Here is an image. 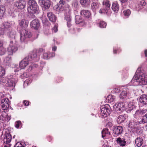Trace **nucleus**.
I'll use <instances>...</instances> for the list:
<instances>
[{
	"label": "nucleus",
	"mask_w": 147,
	"mask_h": 147,
	"mask_svg": "<svg viewBox=\"0 0 147 147\" xmlns=\"http://www.w3.org/2000/svg\"><path fill=\"white\" fill-rule=\"evenodd\" d=\"M142 75L141 68L139 67L136 70L135 75L131 81L132 84H130V85H143V83L144 81L142 80L143 78Z\"/></svg>",
	"instance_id": "1"
},
{
	"label": "nucleus",
	"mask_w": 147,
	"mask_h": 147,
	"mask_svg": "<svg viewBox=\"0 0 147 147\" xmlns=\"http://www.w3.org/2000/svg\"><path fill=\"white\" fill-rule=\"evenodd\" d=\"M70 7L69 5L66 3L63 0H60L59 3L54 7V9L56 11H62L64 10L66 11H70Z\"/></svg>",
	"instance_id": "2"
},
{
	"label": "nucleus",
	"mask_w": 147,
	"mask_h": 147,
	"mask_svg": "<svg viewBox=\"0 0 147 147\" xmlns=\"http://www.w3.org/2000/svg\"><path fill=\"white\" fill-rule=\"evenodd\" d=\"M28 11L31 13H37L38 12L39 8L36 2L33 0H30L28 2Z\"/></svg>",
	"instance_id": "3"
},
{
	"label": "nucleus",
	"mask_w": 147,
	"mask_h": 147,
	"mask_svg": "<svg viewBox=\"0 0 147 147\" xmlns=\"http://www.w3.org/2000/svg\"><path fill=\"white\" fill-rule=\"evenodd\" d=\"M103 8L99 11L100 13H107L110 9L111 3L108 0H103L102 1Z\"/></svg>",
	"instance_id": "4"
},
{
	"label": "nucleus",
	"mask_w": 147,
	"mask_h": 147,
	"mask_svg": "<svg viewBox=\"0 0 147 147\" xmlns=\"http://www.w3.org/2000/svg\"><path fill=\"white\" fill-rule=\"evenodd\" d=\"M18 49V44L16 42H14L13 41H11L7 49L8 54L10 55H12L13 53H15L17 51Z\"/></svg>",
	"instance_id": "5"
},
{
	"label": "nucleus",
	"mask_w": 147,
	"mask_h": 147,
	"mask_svg": "<svg viewBox=\"0 0 147 147\" xmlns=\"http://www.w3.org/2000/svg\"><path fill=\"white\" fill-rule=\"evenodd\" d=\"M125 106L124 102H119L116 103L113 106V110L119 113L125 110Z\"/></svg>",
	"instance_id": "6"
},
{
	"label": "nucleus",
	"mask_w": 147,
	"mask_h": 147,
	"mask_svg": "<svg viewBox=\"0 0 147 147\" xmlns=\"http://www.w3.org/2000/svg\"><path fill=\"white\" fill-rule=\"evenodd\" d=\"M12 23L10 24L8 22H6L3 24L1 27V35L7 34L8 31L11 30V26Z\"/></svg>",
	"instance_id": "7"
},
{
	"label": "nucleus",
	"mask_w": 147,
	"mask_h": 147,
	"mask_svg": "<svg viewBox=\"0 0 147 147\" xmlns=\"http://www.w3.org/2000/svg\"><path fill=\"white\" fill-rule=\"evenodd\" d=\"M111 113L110 106L106 105L101 107V115L102 117L105 118L109 115Z\"/></svg>",
	"instance_id": "8"
},
{
	"label": "nucleus",
	"mask_w": 147,
	"mask_h": 147,
	"mask_svg": "<svg viewBox=\"0 0 147 147\" xmlns=\"http://www.w3.org/2000/svg\"><path fill=\"white\" fill-rule=\"evenodd\" d=\"M20 40L23 42L27 38L31 37L32 34L30 31L24 29L20 31Z\"/></svg>",
	"instance_id": "9"
},
{
	"label": "nucleus",
	"mask_w": 147,
	"mask_h": 147,
	"mask_svg": "<svg viewBox=\"0 0 147 147\" xmlns=\"http://www.w3.org/2000/svg\"><path fill=\"white\" fill-rule=\"evenodd\" d=\"M1 106L3 110H7L9 107L10 102L8 98L1 99Z\"/></svg>",
	"instance_id": "10"
},
{
	"label": "nucleus",
	"mask_w": 147,
	"mask_h": 147,
	"mask_svg": "<svg viewBox=\"0 0 147 147\" xmlns=\"http://www.w3.org/2000/svg\"><path fill=\"white\" fill-rule=\"evenodd\" d=\"M29 58L26 57L22 60L19 64V67L21 69H24L28 65L30 59Z\"/></svg>",
	"instance_id": "11"
},
{
	"label": "nucleus",
	"mask_w": 147,
	"mask_h": 147,
	"mask_svg": "<svg viewBox=\"0 0 147 147\" xmlns=\"http://www.w3.org/2000/svg\"><path fill=\"white\" fill-rule=\"evenodd\" d=\"M38 2L40 5L42 7L46 9H48L50 6L49 0H39Z\"/></svg>",
	"instance_id": "12"
},
{
	"label": "nucleus",
	"mask_w": 147,
	"mask_h": 147,
	"mask_svg": "<svg viewBox=\"0 0 147 147\" xmlns=\"http://www.w3.org/2000/svg\"><path fill=\"white\" fill-rule=\"evenodd\" d=\"M26 3L24 0H20L16 1L15 6L19 9H23L26 6Z\"/></svg>",
	"instance_id": "13"
},
{
	"label": "nucleus",
	"mask_w": 147,
	"mask_h": 147,
	"mask_svg": "<svg viewBox=\"0 0 147 147\" xmlns=\"http://www.w3.org/2000/svg\"><path fill=\"white\" fill-rule=\"evenodd\" d=\"M147 112L146 109H143L137 110L135 112L134 117L136 118H138L139 117L142 116L144 114Z\"/></svg>",
	"instance_id": "14"
},
{
	"label": "nucleus",
	"mask_w": 147,
	"mask_h": 147,
	"mask_svg": "<svg viewBox=\"0 0 147 147\" xmlns=\"http://www.w3.org/2000/svg\"><path fill=\"white\" fill-rule=\"evenodd\" d=\"M117 144L121 147L125 146L126 144V141L125 139L119 137L117 138L116 140Z\"/></svg>",
	"instance_id": "15"
},
{
	"label": "nucleus",
	"mask_w": 147,
	"mask_h": 147,
	"mask_svg": "<svg viewBox=\"0 0 147 147\" xmlns=\"http://www.w3.org/2000/svg\"><path fill=\"white\" fill-rule=\"evenodd\" d=\"M8 36L9 37L13 40V41L15 42L16 41V32L14 30H12L11 29V30L8 31L7 34H5Z\"/></svg>",
	"instance_id": "16"
},
{
	"label": "nucleus",
	"mask_w": 147,
	"mask_h": 147,
	"mask_svg": "<svg viewBox=\"0 0 147 147\" xmlns=\"http://www.w3.org/2000/svg\"><path fill=\"white\" fill-rule=\"evenodd\" d=\"M100 3L98 2H93L91 4V9L92 11L96 13V11L98 9L100 6Z\"/></svg>",
	"instance_id": "17"
},
{
	"label": "nucleus",
	"mask_w": 147,
	"mask_h": 147,
	"mask_svg": "<svg viewBox=\"0 0 147 147\" xmlns=\"http://www.w3.org/2000/svg\"><path fill=\"white\" fill-rule=\"evenodd\" d=\"M31 27L35 30H37L40 26V23L37 19L33 20L31 23Z\"/></svg>",
	"instance_id": "18"
},
{
	"label": "nucleus",
	"mask_w": 147,
	"mask_h": 147,
	"mask_svg": "<svg viewBox=\"0 0 147 147\" xmlns=\"http://www.w3.org/2000/svg\"><path fill=\"white\" fill-rule=\"evenodd\" d=\"M123 131V128L122 126H115L113 129V133L117 135H119L121 134Z\"/></svg>",
	"instance_id": "19"
},
{
	"label": "nucleus",
	"mask_w": 147,
	"mask_h": 147,
	"mask_svg": "<svg viewBox=\"0 0 147 147\" xmlns=\"http://www.w3.org/2000/svg\"><path fill=\"white\" fill-rule=\"evenodd\" d=\"M139 102L142 105L147 104V95L145 94H143L140 98Z\"/></svg>",
	"instance_id": "20"
},
{
	"label": "nucleus",
	"mask_w": 147,
	"mask_h": 147,
	"mask_svg": "<svg viewBox=\"0 0 147 147\" xmlns=\"http://www.w3.org/2000/svg\"><path fill=\"white\" fill-rule=\"evenodd\" d=\"M28 21L25 19H22L19 22L20 26L23 29L26 28L28 27Z\"/></svg>",
	"instance_id": "21"
},
{
	"label": "nucleus",
	"mask_w": 147,
	"mask_h": 147,
	"mask_svg": "<svg viewBox=\"0 0 147 147\" xmlns=\"http://www.w3.org/2000/svg\"><path fill=\"white\" fill-rule=\"evenodd\" d=\"M12 137L10 134L9 133H6L4 134L3 141L5 143L8 144L9 143L11 140Z\"/></svg>",
	"instance_id": "22"
},
{
	"label": "nucleus",
	"mask_w": 147,
	"mask_h": 147,
	"mask_svg": "<svg viewBox=\"0 0 147 147\" xmlns=\"http://www.w3.org/2000/svg\"><path fill=\"white\" fill-rule=\"evenodd\" d=\"M68 12V13H66L65 15V19L67 21V26L68 27H70L72 26L71 24V19L70 13Z\"/></svg>",
	"instance_id": "23"
},
{
	"label": "nucleus",
	"mask_w": 147,
	"mask_h": 147,
	"mask_svg": "<svg viewBox=\"0 0 147 147\" xmlns=\"http://www.w3.org/2000/svg\"><path fill=\"white\" fill-rule=\"evenodd\" d=\"M135 107L134 103L132 102H130L127 106H125V110L128 113H129Z\"/></svg>",
	"instance_id": "24"
},
{
	"label": "nucleus",
	"mask_w": 147,
	"mask_h": 147,
	"mask_svg": "<svg viewBox=\"0 0 147 147\" xmlns=\"http://www.w3.org/2000/svg\"><path fill=\"white\" fill-rule=\"evenodd\" d=\"M81 14L83 16L89 18L91 16V14L90 11L87 10H83L80 12Z\"/></svg>",
	"instance_id": "25"
},
{
	"label": "nucleus",
	"mask_w": 147,
	"mask_h": 147,
	"mask_svg": "<svg viewBox=\"0 0 147 147\" xmlns=\"http://www.w3.org/2000/svg\"><path fill=\"white\" fill-rule=\"evenodd\" d=\"M143 140L142 137H138L135 140V145L138 147L141 146L143 143Z\"/></svg>",
	"instance_id": "26"
},
{
	"label": "nucleus",
	"mask_w": 147,
	"mask_h": 147,
	"mask_svg": "<svg viewBox=\"0 0 147 147\" xmlns=\"http://www.w3.org/2000/svg\"><path fill=\"white\" fill-rule=\"evenodd\" d=\"M17 80H15L13 78L8 80L6 84V86L9 87H14L15 86Z\"/></svg>",
	"instance_id": "27"
},
{
	"label": "nucleus",
	"mask_w": 147,
	"mask_h": 147,
	"mask_svg": "<svg viewBox=\"0 0 147 147\" xmlns=\"http://www.w3.org/2000/svg\"><path fill=\"white\" fill-rule=\"evenodd\" d=\"M1 120H2L3 121H9L11 119L10 116H8L7 113L4 112L3 113L1 117H0Z\"/></svg>",
	"instance_id": "28"
},
{
	"label": "nucleus",
	"mask_w": 147,
	"mask_h": 147,
	"mask_svg": "<svg viewBox=\"0 0 147 147\" xmlns=\"http://www.w3.org/2000/svg\"><path fill=\"white\" fill-rule=\"evenodd\" d=\"M140 124V122L136 121H129L128 124V127L131 128H135L136 127L137 125Z\"/></svg>",
	"instance_id": "29"
},
{
	"label": "nucleus",
	"mask_w": 147,
	"mask_h": 147,
	"mask_svg": "<svg viewBox=\"0 0 147 147\" xmlns=\"http://www.w3.org/2000/svg\"><path fill=\"white\" fill-rule=\"evenodd\" d=\"M55 56V54L53 53H43L42 56V58L45 59H48L50 57H53Z\"/></svg>",
	"instance_id": "30"
},
{
	"label": "nucleus",
	"mask_w": 147,
	"mask_h": 147,
	"mask_svg": "<svg viewBox=\"0 0 147 147\" xmlns=\"http://www.w3.org/2000/svg\"><path fill=\"white\" fill-rule=\"evenodd\" d=\"M47 16L51 21L54 22L56 21V18L52 12H49L48 13H47Z\"/></svg>",
	"instance_id": "31"
},
{
	"label": "nucleus",
	"mask_w": 147,
	"mask_h": 147,
	"mask_svg": "<svg viewBox=\"0 0 147 147\" xmlns=\"http://www.w3.org/2000/svg\"><path fill=\"white\" fill-rule=\"evenodd\" d=\"M127 116L126 115L124 114L119 116L117 119V121L118 123L123 122Z\"/></svg>",
	"instance_id": "32"
},
{
	"label": "nucleus",
	"mask_w": 147,
	"mask_h": 147,
	"mask_svg": "<svg viewBox=\"0 0 147 147\" xmlns=\"http://www.w3.org/2000/svg\"><path fill=\"white\" fill-rule=\"evenodd\" d=\"M29 58L28 60L31 59L34 62H37L38 61L39 59V57L38 56L36 53H33V54L31 55L30 58Z\"/></svg>",
	"instance_id": "33"
},
{
	"label": "nucleus",
	"mask_w": 147,
	"mask_h": 147,
	"mask_svg": "<svg viewBox=\"0 0 147 147\" xmlns=\"http://www.w3.org/2000/svg\"><path fill=\"white\" fill-rule=\"evenodd\" d=\"M112 8V10L115 12H117L119 9V5L116 2H114L113 3Z\"/></svg>",
	"instance_id": "34"
},
{
	"label": "nucleus",
	"mask_w": 147,
	"mask_h": 147,
	"mask_svg": "<svg viewBox=\"0 0 147 147\" xmlns=\"http://www.w3.org/2000/svg\"><path fill=\"white\" fill-rule=\"evenodd\" d=\"M115 100V97L111 95H109L106 98L107 102H111L114 101Z\"/></svg>",
	"instance_id": "35"
},
{
	"label": "nucleus",
	"mask_w": 147,
	"mask_h": 147,
	"mask_svg": "<svg viewBox=\"0 0 147 147\" xmlns=\"http://www.w3.org/2000/svg\"><path fill=\"white\" fill-rule=\"evenodd\" d=\"M141 72L142 74V76L143 79L142 80L144 82L143 83V85H145L147 84V75L144 73V71L141 69Z\"/></svg>",
	"instance_id": "36"
},
{
	"label": "nucleus",
	"mask_w": 147,
	"mask_h": 147,
	"mask_svg": "<svg viewBox=\"0 0 147 147\" xmlns=\"http://www.w3.org/2000/svg\"><path fill=\"white\" fill-rule=\"evenodd\" d=\"M102 136L103 138L105 136H108L110 134V132L107 128H105L103 129L102 131Z\"/></svg>",
	"instance_id": "37"
},
{
	"label": "nucleus",
	"mask_w": 147,
	"mask_h": 147,
	"mask_svg": "<svg viewBox=\"0 0 147 147\" xmlns=\"http://www.w3.org/2000/svg\"><path fill=\"white\" fill-rule=\"evenodd\" d=\"M83 21V19L80 16L77 15L75 16V22L76 24L82 23Z\"/></svg>",
	"instance_id": "38"
},
{
	"label": "nucleus",
	"mask_w": 147,
	"mask_h": 147,
	"mask_svg": "<svg viewBox=\"0 0 147 147\" xmlns=\"http://www.w3.org/2000/svg\"><path fill=\"white\" fill-rule=\"evenodd\" d=\"M80 3L83 6H86L90 3V0H80Z\"/></svg>",
	"instance_id": "39"
},
{
	"label": "nucleus",
	"mask_w": 147,
	"mask_h": 147,
	"mask_svg": "<svg viewBox=\"0 0 147 147\" xmlns=\"http://www.w3.org/2000/svg\"><path fill=\"white\" fill-rule=\"evenodd\" d=\"M5 12V8L4 6H0V19L3 17Z\"/></svg>",
	"instance_id": "40"
},
{
	"label": "nucleus",
	"mask_w": 147,
	"mask_h": 147,
	"mask_svg": "<svg viewBox=\"0 0 147 147\" xmlns=\"http://www.w3.org/2000/svg\"><path fill=\"white\" fill-rule=\"evenodd\" d=\"M11 59L10 57L8 56L5 57L4 60V63H6V65H9L11 62Z\"/></svg>",
	"instance_id": "41"
},
{
	"label": "nucleus",
	"mask_w": 147,
	"mask_h": 147,
	"mask_svg": "<svg viewBox=\"0 0 147 147\" xmlns=\"http://www.w3.org/2000/svg\"><path fill=\"white\" fill-rule=\"evenodd\" d=\"M127 96V92L126 89L123 90L120 93V97L121 99H123L126 98Z\"/></svg>",
	"instance_id": "42"
},
{
	"label": "nucleus",
	"mask_w": 147,
	"mask_h": 147,
	"mask_svg": "<svg viewBox=\"0 0 147 147\" xmlns=\"http://www.w3.org/2000/svg\"><path fill=\"white\" fill-rule=\"evenodd\" d=\"M72 6L74 9H77L79 7L78 1L77 0H74L73 2Z\"/></svg>",
	"instance_id": "43"
},
{
	"label": "nucleus",
	"mask_w": 147,
	"mask_h": 147,
	"mask_svg": "<svg viewBox=\"0 0 147 147\" xmlns=\"http://www.w3.org/2000/svg\"><path fill=\"white\" fill-rule=\"evenodd\" d=\"M140 122V124H143L144 123L147 122V113L143 117L142 121Z\"/></svg>",
	"instance_id": "44"
},
{
	"label": "nucleus",
	"mask_w": 147,
	"mask_h": 147,
	"mask_svg": "<svg viewBox=\"0 0 147 147\" xmlns=\"http://www.w3.org/2000/svg\"><path fill=\"white\" fill-rule=\"evenodd\" d=\"M8 12L10 16H12V17L16 16L12 8H10L8 9Z\"/></svg>",
	"instance_id": "45"
},
{
	"label": "nucleus",
	"mask_w": 147,
	"mask_h": 147,
	"mask_svg": "<svg viewBox=\"0 0 147 147\" xmlns=\"http://www.w3.org/2000/svg\"><path fill=\"white\" fill-rule=\"evenodd\" d=\"M6 53V50L5 48L3 47H0V55H4Z\"/></svg>",
	"instance_id": "46"
},
{
	"label": "nucleus",
	"mask_w": 147,
	"mask_h": 147,
	"mask_svg": "<svg viewBox=\"0 0 147 147\" xmlns=\"http://www.w3.org/2000/svg\"><path fill=\"white\" fill-rule=\"evenodd\" d=\"M5 74V71L2 67L0 66V77H2Z\"/></svg>",
	"instance_id": "47"
},
{
	"label": "nucleus",
	"mask_w": 147,
	"mask_h": 147,
	"mask_svg": "<svg viewBox=\"0 0 147 147\" xmlns=\"http://www.w3.org/2000/svg\"><path fill=\"white\" fill-rule=\"evenodd\" d=\"M25 144L23 142H18L16 143L14 147H24Z\"/></svg>",
	"instance_id": "48"
},
{
	"label": "nucleus",
	"mask_w": 147,
	"mask_h": 147,
	"mask_svg": "<svg viewBox=\"0 0 147 147\" xmlns=\"http://www.w3.org/2000/svg\"><path fill=\"white\" fill-rule=\"evenodd\" d=\"M123 12L125 16L127 17H128L131 14L130 10L129 9L125 10Z\"/></svg>",
	"instance_id": "49"
},
{
	"label": "nucleus",
	"mask_w": 147,
	"mask_h": 147,
	"mask_svg": "<svg viewBox=\"0 0 147 147\" xmlns=\"http://www.w3.org/2000/svg\"><path fill=\"white\" fill-rule=\"evenodd\" d=\"M106 26V23L103 21H100L99 23V26L101 28H105Z\"/></svg>",
	"instance_id": "50"
},
{
	"label": "nucleus",
	"mask_w": 147,
	"mask_h": 147,
	"mask_svg": "<svg viewBox=\"0 0 147 147\" xmlns=\"http://www.w3.org/2000/svg\"><path fill=\"white\" fill-rule=\"evenodd\" d=\"M41 19L42 20V22L43 24H47L48 22L45 16H43L41 18Z\"/></svg>",
	"instance_id": "51"
},
{
	"label": "nucleus",
	"mask_w": 147,
	"mask_h": 147,
	"mask_svg": "<svg viewBox=\"0 0 147 147\" xmlns=\"http://www.w3.org/2000/svg\"><path fill=\"white\" fill-rule=\"evenodd\" d=\"M21 124L22 123L20 121H17L15 123V127L16 128H18Z\"/></svg>",
	"instance_id": "52"
},
{
	"label": "nucleus",
	"mask_w": 147,
	"mask_h": 147,
	"mask_svg": "<svg viewBox=\"0 0 147 147\" xmlns=\"http://www.w3.org/2000/svg\"><path fill=\"white\" fill-rule=\"evenodd\" d=\"M53 31L54 32H56L58 31V26L55 24L52 29Z\"/></svg>",
	"instance_id": "53"
},
{
	"label": "nucleus",
	"mask_w": 147,
	"mask_h": 147,
	"mask_svg": "<svg viewBox=\"0 0 147 147\" xmlns=\"http://www.w3.org/2000/svg\"><path fill=\"white\" fill-rule=\"evenodd\" d=\"M120 91V89L119 87H117L115 88L113 90V92L115 93H118Z\"/></svg>",
	"instance_id": "54"
},
{
	"label": "nucleus",
	"mask_w": 147,
	"mask_h": 147,
	"mask_svg": "<svg viewBox=\"0 0 147 147\" xmlns=\"http://www.w3.org/2000/svg\"><path fill=\"white\" fill-rule=\"evenodd\" d=\"M140 5L143 6H145L146 4V3L144 0H142L140 2Z\"/></svg>",
	"instance_id": "55"
},
{
	"label": "nucleus",
	"mask_w": 147,
	"mask_h": 147,
	"mask_svg": "<svg viewBox=\"0 0 147 147\" xmlns=\"http://www.w3.org/2000/svg\"><path fill=\"white\" fill-rule=\"evenodd\" d=\"M28 76H27L26 73H24L21 76V77L22 78H27L28 77Z\"/></svg>",
	"instance_id": "56"
},
{
	"label": "nucleus",
	"mask_w": 147,
	"mask_h": 147,
	"mask_svg": "<svg viewBox=\"0 0 147 147\" xmlns=\"http://www.w3.org/2000/svg\"><path fill=\"white\" fill-rule=\"evenodd\" d=\"M31 80H30L29 79H28L25 81L24 82V84H25L26 83H27V85H28L30 84L31 83Z\"/></svg>",
	"instance_id": "57"
},
{
	"label": "nucleus",
	"mask_w": 147,
	"mask_h": 147,
	"mask_svg": "<svg viewBox=\"0 0 147 147\" xmlns=\"http://www.w3.org/2000/svg\"><path fill=\"white\" fill-rule=\"evenodd\" d=\"M23 103L25 105L28 106L29 105V102L27 101H24L23 102Z\"/></svg>",
	"instance_id": "58"
},
{
	"label": "nucleus",
	"mask_w": 147,
	"mask_h": 147,
	"mask_svg": "<svg viewBox=\"0 0 147 147\" xmlns=\"http://www.w3.org/2000/svg\"><path fill=\"white\" fill-rule=\"evenodd\" d=\"M32 69V66H29L28 69H27V70L28 71H30Z\"/></svg>",
	"instance_id": "59"
},
{
	"label": "nucleus",
	"mask_w": 147,
	"mask_h": 147,
	"mask_svg": "<svg viewBox=\"0 0 147 147\" xmlns=\"http://www.w3.org/2000/svg\"><path fill=\"white\" fill-rule=\"evenodd\" d=\"M4 94H0V99L1 98L2 99L3 98H4Z\"/></svg>",
	"instance_id": "60"
},
{
	"label": "nucleus",
	"mask_w": 147,
	"mask_h": 147,
	"mask_svg": "<svg viewBox=\"0 0 147 147\" xmlns=\"http://www.w3.org/2000/svg\"><path fill=\"white\" fill-rule=\"evenodd\" d=\"M119 1L121 3H124L127 2L128 0H119Z\"/></svg>",
	"instance_id": "61"
},
{
	"label": "nucleus",
	"mask_w": 147,
	"mask_h": 147,
	"mask_svg": "<svg viewBox=\"0 0 147 147\" xmlns=\"http://www.w3.org/2000/svg\"><path fill=\"white\" fill-rule=\"evenodd\" d=\"M57 49V47L56 46L53 47H52V50L53 51H55Z\"/></svg>",
	"instance_id": "62"
},
{
	"label": "nucleus",
	"mask_w": 147,
	"mask_h": 147,
	"mask_svg": "<svg viewBox=\"0 0 147 147\" xmlns=\"http://www.w3.org/2000/svg\"><path fill=\"white\" fill-rule=\"evenodd\" d=\"M144 53H145V57H147V49L145 50Z\"/></svg>",
	"instance_id": "63"
},
{
	"label": "nucleus",
	"mask_w": 147,
	"mask_h": 147,
	"mask_svg": "<svg viewBox=\"0 0 147 147\" xmlns=\"http://www.w3.org/2000/svg\"><path fill=\"white\" fill-rule=\"evenodd\" d=\"M3 45V43L0 40V47H1Z\"/></svg>",
	"instance_id": "64"
}]
</instances>
